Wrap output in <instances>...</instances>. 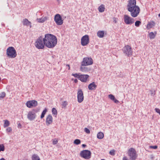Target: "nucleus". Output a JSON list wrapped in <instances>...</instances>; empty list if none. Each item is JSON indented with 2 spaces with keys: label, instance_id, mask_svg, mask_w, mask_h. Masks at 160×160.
<instances>
[{
  "label": "nucleus",
  "instance_id": "1a4fd4ad",
  "mask_svg": "<svg viewBox=\"0 0 160 160\" xmlns=\"http://www.w3.org/2000/svg\"><path fill=\"white\" fill-rule=\"evenodd\" d=\"M89 42V38L88 35L83 36L81 39V44L83 46L88 45Z\"/></svg>",
  "mask_w": 160,
  "mask_h": 160
},
{
  "label": "nucleus",
  "instance_id": "a878e982",
  "mask_svg": "<svg viewBox=\"0 0 160 160\" xmlns=\"http://www.w3.org/2000/svg\"><path fill=\"white\" fill-rule=\"evenodd\" d=\"M80 70L83 72H85L88 71V68L84 66H82L80 68Z\"/></svg>",
  "mask_w": 160,
  "mask_h": 160
},
{
  "label": "nucleus",
  "instance_id": "4c0bfd02",
  "mask_svg": "<svg viewBox=\"0 0 160 160\" xmlns=\"http://www.w3.org/2000/svg\"><path fill=\"white\" fill-rule=\"evenodd\" d=\"M6 93L4 92H2L0 95V98H3L5 97Z\"/></svg>",
  "mask_w": 160,
  "mask_h": 160
},
{
  "label": "nucleus",
  "instance_id": "423d86ee",
  "mask_svg": "<svg viewBox=\"0 0 160 160\" xmlns=\"http://www.w3.org/2000/svg\"><path fill=\"white\" fill-rule=\"evenodd\" d=\"M123 19L124 23L127 25H131L134 22V19L128 15H124Z\"/></svg>",
  "mask_w": 160,
  "mask_h": 160
},
{
  "label": "nucleus",
  "instance_id": "473e14b6",
  "mask_svg": "<svg viewBox=\"0 0 160 160\" xmlns=\"http://www.w3.org/2000/svg\"><path fill=\"white\" fill-rule=\"evenodd\" d=\"M141 22L139 21H137L135 22V25L136 27H138L141 24Z\"/></svg>",
  "mask_w": 160,
  "mask_h": 160
},
{
  "label": "nucleus",
  "instance_id": "37998d69",
  "mask_svg": "<svg viewBox=\"0 0 160 160\" xmlns=\"http://www.w3.org/2000/svg\"><path fill=\"white\" fill-rule=\"evenodd\" d=\"M7 131L8 132H11L12 131V128L10 127H9L7 129Z\"/></svg>",
  "mask_w": 160,
  "mask_h": 160
},
{
  "label": "nucleus",
  "instance_id": "0eeeda50",
  "mask_svg": "<svg viewBox=\"0 0 160 160\" xmlns=\"http://www.w3.org/2000/svg\"><path fill=\"white\" fill-rule=\"evenodd\" d=\"M128 154L131 159L135 160L136 159L137 155L134 148H130L128 150Z\"/></svg>",
  "mask_w": 160,
  "mask_h": 160
},
{
  "label": "nucleus",
  "instance_id": "f8f14e48",
  "mask_svg": "<svg viewBox=\"0 0 160 160\" xmlns=\"http://www.w3.org/2000/svg\"><path fill=\"white\" fill-rule=\"evenodd\" d=\"M54 20L56 24L58 25H62L63 23V21L62 18L59 14H57L54 16Z\"/></svg>",
  "mask_w": 160,
  "mask_h": 160
},
{
  "label": "nucleus",
  "instance_id": "39448f33",
  "mask_svg": "<svg viewBox=\"0 0 160 160\" xmlns=\"http://www.w3.org/2000/svg\"><path fill=\"white\" fill-rule=\"evenodd\" d=\"M93 62V60L91 58L87 57L83 58L81 65L84 66L90 65L92 64Z\"/></svg>",
  "mask_w": 160,
  "mask_h": 160
},
{
  "label": "nucleus",
  "instance_id": "9d476101",
  "mask_svg": "<svg viewBox=\"0 0 160 160\" xmlns=\"http://www.w3.org/2000/svg\"><path fill=\"white\" fill-rule=\"evenodd\" d=\"M84 99V94L82 91L81 89H79L77 92V100L79 103H81Z\"/></svg>",
  "mask_w": 160,
  "mask_h": 160
},
{
  "label": "nucleus",
  "instance_id": "c9c22d12",
  "mask_svg": "<svg viewBox=\"0 0 160 160\" xmlns=\"http://www.w3.org/2000/svg\"><path fill=\"white\" fill-rule=\"evenodd\" d=\"M108 97L109 98H110L111 100H113L115 98L114 96L112 94L109 95Z\"/></svg>",
  "mask_w": 160,
  "mask_h": 160
},
{
  "label": "nucleus",
  "instance_id": "6e6552de",
  "mask_svg": "<svg viewBox=\"0 0 160 160\" xmlns=\"http://www.w3.org/2000/svg\"><path fill=\"white\" fill-rule=\"evenodd\" d=\"M80 155L81 157L85 159H88L91 157V152L88 150H85L81 152Z\"/></svg>",
  "mask_w": 160,
  "mask_h": 160
},
{
  "label": "nucleus",
  "instance_id": "f3484780",
  "mask_svg": "<svg viewBox=\"0 0 160 160\" xmlns=\"http://www.w3.org/2000/svg\"><path fill=\"white\" fill-rule=\"evenodd\" d=\"M97 87V85L94 82L90 83L88 86V88L90 90H94Z\"/></svg>",
  "mask_w": 160,
  "mask_h": 160
},
{
  "label": "nucleus",
  "instance_id": "a18cd8bd",
  "mask_svg": "<svg viewBox=\"0 0 160 160\" xmlns=\"http://www.w3.org/2000/svg\"><path fill=\"white\" fill-rule=\"evenodd\" d=\"M74 82H75V83H77L78 82V80L77 79H75L74 80Z\"/></svg>",
  "mask_w": 160,
  "mask_h": 160
},
{
  "label": "nucleus",
  "instance_id": "bb28decb",
  "mask_svg": "<svg viewBox=\"0 0 160 160\" xmlns=\"http://www.w3.org/2000/svg\"><path fill=\"white\" fill-rule=\"evenodd\" d=\"M32 160H40V159L38 155L37 154H34L32 156Z\"/></svg>",
  "mask_w": 160,
  "mask_h": 160
},
{
  "label": "nucleus",
  "instance_id": "4468645a",
  "mask_svg": "<svg viewBox=\"0 0 160 160\" xmlns=\"http://www.w3.org/2000/svg\"><path fill=\"white\" fill-rule=\"evenodd\" d=\"M89 76L87 74H80L79 80L83 82H87L89 81Z\"/></svg>",
  "mask_w": 160,
  "mask_h": 160
},
{
  "label": "nucleus",
  "instance_id": "5701e85b",
  "mask_svg": "<svg viewBox=\"0 0 160 160\" xmlns=\"http://www.w3.org/2000/svg\"><path fill=\"white\" fill-rule=\"evenodd\" d=\"M105 8L104 5H101L98 8V10L100 12H103L105 10Z\"/></svg>",
  "mask_w": 160,
  "mask_h": 160
},
{
  "label": "nucleus",
  "instance_id": "7ed1b4c3",
  "mask_svg": "<svg viewBox=\"0 0 160 160\" xmlns=\"http://www.w3.org/2000/svg\"><path fill=\"white\" fill-rule=\"evenodd\" d=\"M6 54L8 57L11 58H14L17 55L16 51L14 47H10L7 49Z\"/></svg>",
  "mask_w": 160,
  "mask_h": 160
},
{
  "label": "nucleus",
  "instance_id": "20e7f679",
  "mask_svg": "<svg viewBox=\"0 0 160 160\" xmlns=\"http://www.w3.org/2000/svg\"><path fill=\"white\" fill-rule=\"evenodd\" d=\"M36 47L38 49H43L44 48L45 44L42 38L40 37L37 39L35 43Z\"/></svg>",
  "mask_w": 160,
  "mask_h": 160
},
{
  "label": "nucleus",
  "instance_id": "2eb2a0df",
  "mask_svg": "<svg viewBox=\"0 0 160 160\" xmlns=\"http://www.w3.org/2000/svg\"><path fill=\"white\" fill-rule=\"evenodd\" d=\"M27 106L29 108H32L37 105L38 103L36 101L34 100H31L28 101L26 103Z\"/></svg>",
  "mask_w": 160,
  "mask_h": 160
},
{
  "label": "nucleus",
  "instance_id": "f704fd0d",
  "mask_svg": "<svg viewBox=\"0 0 160 160\" xmlns=\"http://www.w3.org/2000/svg\"><path fill=\"white\" fill-rule=\"evenodd\" d=\"M115 151L114 149H112L109 152V154L113 156L115 154Z\"/></svg>",
  "mask_w": 160,
  "mask_h": 160
},
{
  "label": "nucleus",
  "instance_id": "ddd939ff",
  "mask_svg": "<svg viewBox=\"0 0 160 160\" xmlns=\"http://www.w3.org/2000/svg\"><path fill=\"white\" fill-rule=\"evenodd\" d=\"M36 112L34 110L29 111L28 114V118L30 120H34L36 117Z\"/></svg>",
  "mask_w": 160,
  "mask_h": 160
},
{
  "label": "nucleus",
  "instance_id": "72a5a7b5",
  "mask_svg": "<svg viewBox=\"0 0 160 160\" xmlns=\"http://www.w3.org/2000/svg\"><path fill=\"white\" fill-rule=\"evenodd\" d=\"M4 150V147L3 144H0V152Z\"/></svg>",
  "mask_w": 160,
  "mask_h": 160
},
{
  "label": "nucleus",
  "instance_id": "c756f323",
  "mask_svg": "<svg viewBox=\"0 0 160 160\" xmlns=\"http://www.w3.org/2000/svg\"><path fill=\"white\" fill-rule=\"evenodd\" d=\"M68 105V102L66 101L62 102V108H65Z\"/></svg>",
  "mask_w": 160,
  "mask_h": 160
},
{
  "label": "nucleus",
  "instance_id": "dca6fc26",
  "mask_svg": "<svg viewBox=\"0 0 160 160\" xmlns=\"http://www.w3.org/2000/svg\"><path fill=\"white\" fill-rule=\"evenodd\" d=\"M53 119L52 116L49 114L48 115L46 118V123L47 126H48L52 124L53 122Z\"/></svg>",
  "mask_w": 160,
  "mask_h": 160
},
{
  "label": "nucleus",
  "instance_id": "2f4dec72",
  "mask_svg": "<svg viewBox=\"0 0 160 160\" xmlns=\"http://www.w3.org/2000/svg\"><path fill=\"white\" fill-rule=\"evenodd\" d=\"M9 125V122L8 120H5L4 121V127H7Z\"/></svg>",
  "mask_w": 160,
  "mask_h": 160
},
{
  "label": "nucleus",
  "instance_id": "a211bd4d",
  "mask_svg": "<svg viewBox=\"0 0 160 160\" xmlns=\"http://www.w3.org/2000/svg\"><path fill=\"white\" fill-rule=\"evenodd\" d=\"M22 23L24 25L29 26L30 28L32 27L31 22L27 19H24L23 20Z\"/></svg>",
  "mask_w": 160,
  "mask_h": 160
},
{
  "label": "nucleus",
  "instance_id": "09e8293b",
  "mask_svg": "<svg viewBox=\"0 0 160 160\" xmlns=\"http://www.w3.org/2000/svg\"><path fill=\"white\" fill-rule=\"evenodd\" d=\"M0 160H5V159H4V158H2L0 159Z\"/></svg>",
  "mask_w": 160,
  "mask_h": 160
},
{
  "label": "nucleus",
  "instance_id": "7c9ffc66",
  "mask_svg": "<svg viewBox=\"0 0 160 160\" xmlns=\"http://www.w3.org/2000/svg\"><path fill=\"white\" fill-rule=\"evenodd\" d=\"M81 143V141L79 139H76L75 140L74 143L76 145H78Z\"/></svg>",
  "mask_w": 160,
  "mask_h": 160
},
{
  "label": "nucleus",
  "instance_id": "b1692460",
  "mask_svg": "<svg viewBox=\"0 0 160 160\" xmlns=\"http://www.w3.org/2000/svg\"><path fill=\"white\" fill-rule=\"evenodd\" d=\"M104 134L102 132H99L97 134V137L99 139H102L104 137Z\"/></svg>",
  "mask_w": 160,
  "mask_h": 160
},
{
  "label": "nucleus",
  "instance_id": "3c124183",
  "mask_svg": "<svg viewBox=\"0 0 160 160\" xmlns=\"http://www.w3.org/2000/svg\"><path fill=\"white\" fill-rule=\"evenodd\" d=\"M101 160H104V159H101Z\"/></svg>",
  "mask_w": 160,
  "mask_h": 160
},
{
  "label": "nucleus",
  "instance_id": "412c9836",
  "mask_svg": "<svg viewBox=\"0 0 160 160\" xmlns=\"http://www.w3.org/2000/svg\"><path fill=\"white\" fill-rule=\"evenodd\" d=\"M105 33L103 31H99L97 32V36L100 38H102L104 36Z\"/></svg>",
  "mask_w": 160,
  "mask_h": 160
},
{
  "label": "nucleus",
  "instance_id": "6ab92c4d",
  "mask_svg": "<svg viewBox=\"0 0 160 160\" xmlns=\"http://www.w3.org/2000/svg\"><path fill=\"white\" fill-rule=\"evenodd\" d=\"M48 17H42L40 18H37V20L39 23H43L48 19Z\"/></svg>",
  "mask_w": 160,
  "mask_h": 160
},
{
  "label": "nucleus",
  "instance_id": "aec40b11",
  "mask_svg": "<svg viewBox=\"0 0 160 160\" xmlns=\"http://www.w3.org/2000/svg\"><path fill=\"white\" fill-rule=\"evenodd\" d=\"M155 24V22L153 21L151 22H149L147 25V28L149 29L152 28L154 26Z\"/></svg>",
  "mask_w": 160,
  "mask_h": 160
},
{
  "label": "nucleus",
  "instance_id": "9b49d317",
  "mask_svg": "<svg viewBox=\"0 0 160 160\" xmlns=\"http://www.w3.org/2000/svg\"><path fill=\"white\" fill-rule=\"evenodd\" d=\"M123 52L128 56H131L132 52L131 47L128 45L125 46L123 48Z\"/></svg>",
  "mask_w": 160,
  "mask_h": 160
},
{
  "label": "nucleus",
  "instance_id": "e433bc0d",
  "mask_svg": "<svg viewBox=\"0 0 160 160\" xmlns=\"http://www.w3.org/2000/svg\"><path fill=\"white\" fill-rule=\"evenodd\" d=\"M58 140L56 138L53 139L52 140V144L53 145L56 144L58 143Z\"/></svg>",
  "mask_w": 160,
  "mask_h": 160
},
{
  "label": "nucleus",
  "instance_id": "49530a36",
  "mask_svg": "<svg viewBox=\"0 0 160 160\" xmlns=\"http://www.w3.org/2000/svg\"><path fill=\"white\" fill-rule=\"evenodd\" d=\"M18 127H21V124H20V123H19L18 124Z\"/></svg>",
  "mask_w": 160,
  "mask_h": 160
},
{
  "label": "nucleus",
  "instance_id": "ea45409f",
  "mask_svg": "<svg viewBox=\"0 0 160 160\" xmlns=\"http://www.w3.org/2000/svg\"><path fill=\"white\" fill-rule=\"evenodd\" d=\"M149 148H150L155 149H156L157 148L158 146L156 145H155V146H149Z\"/></svg>",
  "mask_w": 160,
  "mask_h": 160
},
{
  "label": "nucleus",
  "instance_id": "cd10ccee",
  "mask_svg": "<svg viewBox=\"0 0 160 160\" xmlns=\"http://www.w3.org/2000/svg\"><path fill=\"white\" fill-rule=\"evenodd\" d=\"M47 111V109L46 108H45L43 110L42 112L41 115V116L40 118L41 119L43 118L44 117V116H45V114H46Z\"/></svg>",
  "mask_w": 160,
  "mask_h": 160
},
{
  "label": "nucleus",
  "instance_id": "4be33fe9",
  "mask_svg": "<svg viewBox=\"0 0 160 160\" xmlns=\"http://www.w3.org/2000/svg\"><path fill=\"white\" fill-rule=\"evenodd\" d=\"M157 32H155L154 33L152 32H150L149 33V37L150 39H153L155 38Z\"/></svg>",
  "mask_w": 160,
  "mask_h": 160
},
{
  "label": "nucleus",
  "instance_id": "c85d7f7f",
  "mask_svg": "<svg viewBox=\"0 0 160 160\" xmlns=\"http://www.w3.org/2000/svg\"><path fill=\"white\" fill-rule=\"evenodd\" d=\"M80 74V73H72V75L74 76L75 78H77L79 80Z\"/></svg>",
  "mask_w": 160,
  "mask_h": 160
},
{
  "label": "nucleus",
  "instance_id": "f03ea898",
  "mask_svg": "<svg viewBox=\"0 0 160 160\" xmlns=\"http://www.w3.org/2000/svg\"><path fill=\"white\" fill-rule=\"evenodd\" d=\"M45 46L51 48L54 47L57 43V39L56 36L51 34H45L43 39Z\"/></svg>",
  "mask_w": 160,
  "mask_h": 160
},
{
  "label": "nucleus",
  "instance_id": "c03bdc74",
  "mask_svg": "<svg viewBox=\"0 0 160 160\" xmlns=\"http://www.w3.org/2000/svg\"><path fill=\"white\" fill-rule=\"evenodd\" d=\"M66 66L68 67V70H70V66L69 65V64H67V65H66Z\"/></svg>",
  "mask_w": 160,
  "mask_h": 160
},
{
  "label": "nucleus",
  "instance_id": "f257e3e1",
  "mask_svg": "<svg viewBox=\"0 0 160 160\" xmlns=\"http://www.w3.org/2000/svg\"><path fill=\"white\" fill-rule=\"evenodd\" d=\"M127 10L130 12L132 17L133 18L137 17L140 12V8L136 5V0H129L127 5Z\"/></svg>",
  "mask_w": 160,
  "mask_h": 160
},
{
  "label": "nucleus",
  "instance_id": "79ce46f5",
  "mask_svg": "<svg viewBox=\"0 0 160 160\" xmlns=\"http://www.w3.org/2000/svg\"><path fill=\"white\" fill-rule=\"evenodd\" d=\"M113 101L115 103H118L119 102V101L117 100L115 98L113 100Z\"/></svg>",
  "mask_w": 160,
  "mask_h": 160
},
{
  "label": "nucleus",
  "instance_id": "58836bf2",
  "mask_svg": "<svg viewBox=\"0 0 160 160\" xmlns=\"http://www.w3.org/2000/svg\"><path fill=\"white\" fill-rule=\"evenodd\" d=\"M84 131L88 134H89L90 133V130L88 128H85L84 129Z\"/></svg>",
  "mask_w": 160,
  "mask_h": 160
},
{
  "label": "nucleus",
  "instance_id": "de8ad7c7",
  "mask_svg": "<svg viewBox=\"0 0 160 160\" xmlns=\"http://www.w3.org/2000/svg\"><path fill=\"white\" fill-rule=\"evenodd\" d=\"M82 146L83 147H85L86 146V145H85V144H83L82 145Z\"/></svg>",
  "mask_w": 160,
  "mask_h": 160
},
{
  "label": "nucleus",
  "instance_id": "8fccbe9b",
  "mask_svg": "<svg viewBox=\"0 0 160 160\" xmlns=\"http://www.w3.org/2000/svg\"><path fill=\"white\" fill-rule=\"evenodd\" d=\"M158 16L160 17V13L158 14Z\"/></svg>",
  "mask_w": 160,
  "mask_h": 160
},
{
  "label": "nucleus",
  "instance_id": "393cba45",
  "mask_svg": "<svg viewBox=\"0 0 160 160\" xmlns=\"http://www.w3.org/2000/svg\"><path fill=\"white\" fill-rule=\"evenodd\" d=\"M52 114L53 115V116H54L55 117H56L57 115L58 114V112L57 110L55 108H52Z\"/></svg>",
  "mask_w": 160,
  "mask_h": 160
},
{
  "label": "nucleus",
  "instance_id": "a19ab883",
  "mask_svg": "<svg viewBox=\"0 0 160 160\" xmlns=\"http://www.w3.org/2000/svg\"><path fill=\"white\" fill-rule=\"evenodd\" d=\"M155 110L160 115V110L159 108H156Z\"/></svg>",
  "mask_w": 160,
  "mask_h": 160
}]
</instances>
